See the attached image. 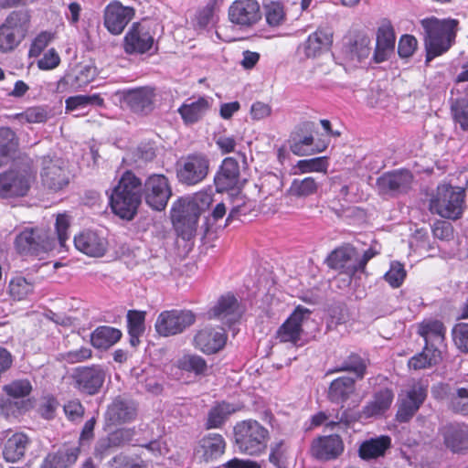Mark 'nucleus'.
I'll use <instances>...</instances> for the list:
<instances>
[{
	"label": "nucleus",
	"mask_w": 468,
	"mask_h": 468,
	"mask_svg": "<svg viewBox=\"0 0 468 468\" xmlns=\"http://www.w3.org/2000/svg\"><path fill=\"white\" fill-rule=\"evenodd\" d=\"M142 181L132 171L124 172L112 188L110 205L115 215L132 220L142 202Z\"/></svg>",
	"instance_id": "f257e3e1"
},
{
	"label": "nucleus",
	"mask_w": 468,
	"mask_h": 468,
	"mask_svg": "<svg viewBox=\"0 0 468 468\" xmlns=\"http://www.w3.org/2000/svg\"><path fill=\"white\" fill-rule=\"evenodd\" d=\"M457 25L458 21L455 19L439 20L432 17L421 21L425 32L427 63L450 48Z\"/></svg>",
	"instance_id": "f03ea898"
},
{
	"label": "nucleus",
	"mask_w": 468,
	"mask_h": 468,
	"mask_svg": "<svg viewBox=\"0 0 468 468\" xmlns=\"http://www.w3.org/2000/svg\"><path fill=\"white\" fill-rule=\"evenodd\" d=\"M36 180V171L31 159L22 158L21 165L0 174V197H24Z\"/></svg>",
	"instance_id": "7ed1b4c3"
},
{
	"label": "nucleus",
	"mask_w": 468,
	"mask_h": 468,
	"mask_svg": "<svg viewBox=\"0 0 468 468\" xmlns=\"http://www.w3.org/2000/svg\"><path fill=\"white\" fill-rule=\"evenodd\" d=\"M234 436L240 452L254 455L266 449L269 431L257 420H248L235 425Z\"/></svg>",
	"instance_id": "20e7f679"
},
{
	"label": "nucleus",
	"mask_w": 468,
	"mask_h": 468,
	"mask_svg": "<svg viewBox=\"0 0 468 468\" xmlns=\"http://www.w3.org/2000/svg\"><path fill=\"white\" fill-rule=\"evenodd\" d=\"M463 189L441 185L430 201V210L442 218L456 219L463 214Z\"/></svg>",
	"instance_id": "39448f33"
},
{
	"label": "nucleus",
	"mask_w": 468,
	"mask_h": 468,
	"mask_svg": "<svg viewBox=\"0 0 468 468\" xmlns=\"http://www.w3.org/2000/svg\"><path fill=\"white\" fill-rule=\"evenodd\" d=\"M210 171V160L203 153L182 156L176 165V177L180 184L194 186L202 183Z\"/></svg>",
	"instance_id": "423d86ee"
},
{
	"label": "nucleus",
	"mask_w": 468,
	"mask_h": 468,
	"mask_svg": "<svg viewBox=\"0 0 468 468\" xmlns=\"http://www.w3.org/2000/svg\"><path fill=\"white\" fill-rule=\"evenodd\" d=\"M212 201L213 193L211 188L196 193L192 200L183 206L181 211L173 209L172 219L174 224L186 226L189 231L194 230L200 214L208 208Z\"/></svg>",
	"instance_id": "0eeeda50"
},
{
	"label": "nucleus",
	"mask_w": 468,
	"mask_h": 468,
	"mask_svg": "<svg viewBox=\"0 0 468 468\" xmlns=\"http://www.w3.org/2000/svg\"><path fill=\"white\" fill-rule=\"evenodd\" d=\"M142 197L146 205L156 211L164 210L172 196L168 178L161 174L149 176L142 184Z\"/></svg>",
	"instance_id": "6e6552de"
},
{
	"label": "nucleus",
	"mask_w": 468,
	"mask_h": 468,
	"mask_svg": "<svg viewBox=\"0 0 468 468\" xmlns=\"http://www.w3.org/2000/svg\"><path fill=\"white\" fill-rule=\"evenodd\" d=\"M40 179L42 186L51 192H58L67 187L69 184V176L64 161L57 156H42Z\"/></svg>",
	"instance_id": "1a4fd4ad"
},
{
	"label": "nucleus",
	"mask_w": 468,
	"mask_h": 468,
	"mask_svg": "<svg viewBox=\"0 0 468 468\" xmlns=\"http://www.w3.org/2000/svg\"><path fill=\"white\" fill-rule=\"evenodd\" d=\"M431 395L444 401L449 410L462 416H468V387L439 382L432 386Z\"/></svg>",
	"instance_id": "9d476101"
},
{
	"label": "nucleus",
	"mask_w": 468,
	"mask_h": 468,
	"mask_svg": "<svg viewBox=\"0 0 468 468\" xmlns=\"http://www.w3.org/2000/svg\"><path fill=\"white\" fill-rule=\"evenodd\" d=\"M16 248L24 256H38L52 249V239L41 229H25L16 238Z\"/></svg>",
	"instance_id": "9b49d317"
},
{
	"label": "nucleus",
	"mask_w": 468,
	"mask_h": 468,
	"mask_svg": "<svg viewBox=\"0 0 468 468\" xmlns=\"http://www.w3.org/2000/svg\"><path fill=\"white\" fill-rule=\"evenodd\" d=\"M195 314L186 310L162 312L155 322V330L162 336L175 335L182 333L195 323Z\"/></svg>",
	"instance_id": "f8f14e48"
},
{
	"label": "nucleus",
	"mask_w": 468,
	"mask_h": 468,
	"mask_svg": "<svg viewBox=\"0 0 468 468\" xmlns=\"http://www.w3.org/2000/svg\"><path fill=\"white\" fill-rule=\"evenodd\" d=\"M310 311L307 308L298 306L294 312L279 327L276 337L281 343H290L293 346L302 345L303 324L310 318Z\"/></svg>",
	"instance_id": "ddd939ff"
},
{
	"label": "nucleus",
	"mask_w": 468,
	"mask_h": 468,
	"mask_svg": "<svg viewBox=\"0 0 468 468\" xmlns=\"http://www.w3.org/2000/svg\"><path fill=\"white\" fill-rule=\"evenodd\" d=\"M412 174L408 170H396L383 174L377 179L376 187L379 195L395 197L405 193L412 183Z\"/></svg>",
	"instance_id": "4468645a"
},
{
	"label": "nucleus",
	"mask_w": 468,
	"mask_h": 468,
	"mask_svg": "<svg viewBox=\"0 0 468 468\" xmlns=\"http://www.w3.org/2000/svg\"><path fill=\"white\" fill-rule=\"evenodd\" d=\"M154 39L149 29L141 23H133L123 38V50L129 55H141L148 52Z\"/></svg>",
	"instance_id": "2eb2a0df"
},
{
	"label": "nucleus",
	"mask_w": 468,
	"mask_h": 468,
	"mask_svg": "<svg viewBox=\"0 0 468 468\" xmlns=\"http://www.w3.org/2000/svg\"><path fill=\"white\" fill-rule=\"evenodd\" d=\"M135 11L131 6H124L119 1H112L104 9L103 24L112 35H120L133 18Z\"/></svg>",
	"instance_id": "dca6fc26"
},
{
	"label": "nucleus",
	"mask_w": 468,
	"mask_h": 468,
	"mask_svg": "<svg viewBox=\"0 0 468 468\" xmlns=\"http://www.w3.org/2000/svg\"><path fill=\"white\" fill-rule=\"evenodd\" d=\"M72 378L79 390L89 395H94L104 383L105 371L99 365L81 367L75 369Z\"/></svg>",
	"instance_id": "f3484780"
},
{
	"label": "nucleus",
	"mask_w": 468,
	"mask_h": 468,
	"mask_svg": "<svg viewBox=\"0 0 468 468\" xmlns=\"http://www.w3.org/2000/svg\"><path fill=\"white\" fill-rule=\"evenodd\" d=\"M396 35L391 22L384 18L378 27L376 33V48L373 53L375 63H382L389 59L395 50Z\"/></svg>",
	"instance_id": "a211bd4d"
},
{
	"label": "nucleus",
	"mask_w": 468,
	"mask_h": 468,
	"mask_svg": "<svg viewBox=\"0 0 468 468\" xmlns=\"http://www.w3.org/2000/svg\"><path fill=\"white\" fill-rule=\"evenodd\" d=\"M231 23L249 27L261 18L260 5L256 0H236L229 8Z\"/></svg>",
	"instance_id": "6ab92c4d"
},
{
	"label": "nucleus",
	"mask_w": 468,
	"mask_h": 468,
	"mask_svg": "<svg viewBox=\"0 0 468 468\" xmlns=\"http://www.w3.org/2000/svg\"><path fill=\"white\" fill-rule=\"evenodd\" d=\"M96 76L95 66H80L77 70L66 74L58 81L57 91L59 93L77 91L90 83Z\"/></svg>",
	"instance_id": "aec40b11"
},
{
	"label": "nucleus",
	"mask_w": 468,
	"mask_h": 468,
	"mask_svg": "<svg viewBox=\"0 0 468 468\" xmlns=\"http://www.w3.org/2000/svg\"><path fill=\"white\" fill-rule=\"evenodd\" d=\"M76 249L90 257H102L108 249L107 239L93 230H84L74 237Z\"/></svg>",
	"instance_id": "412c9836"
},
{
	"label": "nucleus",
	"mask_w": 468,
	"mask_h": 468,
	"mask_svg": "<svg viewBox=\"0 0 468 468\" xmlns=\"http://www.w3.org/2000/svg\"><path fill=\"white\" fill-rule=\"evenodd\" d=\"M426 396L427 389L422 384H413L407 392L406 397L401 399L400 406L396 415L397 420L399 422H407L410 420L423 403Z\"/></svg>",
	"instance_id": "4be33fe9"
},
{
	"label": "nucleus",
	"mask_w": 468,
	"mask_h": 468,
	"mask_svg": "<svg viewBox=\"0 0 468 468\" xmlns=\"http://www.w3.org/2000/svg\"><path fill=\"white\" fill-rule=\"evenodd\" d=\"M154 89L149 86L125 90L123 101L134 112L147 113L153 110Z\"/></svg>",
	"instance_id": "5701e85b"
},
{
	"label": "nucleus",
	"mask_w": 468,
	"mask_h": 468,
	"mask_svg": "<svg viewBox=\"0 0 468 468\" xmlns=\"http://www.w3.org/2000/svg\"><path fill=\"white\" fill-rule=\"evenodd\" d=\"M312 454L324 461L338 458L344 452V442L339 435L322 436L314 440Z\"/></svg>",
	"instance_id": "b1692460"
},
{
	"label": "nucleus",
	"mask_w": 468,
	"mask_h": 468,
	"mask_svg": "<svg viewBox=\"0 0 468 468\" xmlns=\"http://www.w3.org/2000/svg\"><path fill=\"white\" fill-rule=\"evenodd\" d=\"M239 181V165L233 157H227L222 161L214 176V184L218 192L234 189Z\"/></svg>",
	"instance_id": "393cba45"
},
{
	"label": "nucleus",
	"mask_w": 468,
	"mask_h": 468,
	"mask_svg": "<svg viewBox=\"0 0 468 468\" xmlns=\"http://www.w3.org/2000/svg\"><path fill=\"white\" fill-rule=\"evenodd\" d=\"M227 336L223 328L206 327L195 335V346L207 354H214L225 346Z\"/></svg>",
	"instance_id": "a878e982"
},
{
	"label": "nucleus",
	"mask_w": 468,
	"mask_h": 468,
	"mask_svg": "<svg viewBox=\"0 0 468 468\" xmlns=\"http://www.w3.org/2000/svg\"><path fill=\"white\" fill-rule=\"evenodd\" d=\"M226 450V441L218 433H208L203 436L197 447L195 454L204 462H209L220 457Z\"/></svg>",
	"instance_id": "bb28decb"
},
{
	"label": "nucleus",
	"mask_w": 468,
	"mask_h": 468,
	"mask_svg": "<svg viewBox=\"0 0 468 468\" xmlns=\"http://www.w3.org/2000/svg\"><path fill=\"white\" fill-rule=\"evenodd\" d=\"M238 300L232 294L221 296L218 303L210 310L209 316L220 320L226 324L237 322L241 316Z\"/></svg>",
	"instance_id": "cd10ccee"
},
{
	"label": "nucleus",
	"mask_w": 468,
	"mask_h": 468,
	"mask_svg": "<svg viewBox=\"0 0 468 468\" xmlns=\"http://www.w3.org/2000/svg\"><path fill=\"white\" fill-rule=\"evenodd\" d=\"M445 326L439 320H424L419 324L418 333L423 337L425 346L442 353L445 347Z\"/></svg>",
	"instance_id": "c85d7f7f"
},
{
	"label": "nucleus",
	"mask_w": 468,
	"mask_h": 468,
	"mask_svg": "<svg viewBox=\"0 0 468 468\" xmlns=\"http://www.w3.org/2000/svg\"><path fill=\"white\" fill-rule=\"evenodd\" d=\"M136 414L133 401L118 397L108 406L105 418L112 424L118 425L133 420Z\"/></svg>",
	"instance_id": "c756f323"
},
{
	"label": "nucleus",
	"mask_w": 468,
	"mask_h": 468,
	"mask_svg": "<svg viewBox=\"0 0 468 468\" xmlns=\"http://www.w3.org/2000/svg\"><path fill=\"white\" fill-rule=\"evenodd\" d=\"M356 250L345 246L332 251L326 259L327 265L335 270H342L349 279L356 272Z\"/></svg>",
	"instance_id": "7c9ffc66"
},
{
	"label": "nucleus",
	"mask_w": 468,
	"mask_h": 468,
	"mask_svg": "<svg viewBox=\"0 0 468 468\" xmlns=\"http://www.w3.org/2000/svg\"><path fill=\"white\" fill-rule=\"evenodd\" d=\"M445 446L453 452H463L468 450V425L454 423L443 430Z\"/></svg>",
	"instance_id": "2f4dec72"
},
{
	"label": "nucleus",
	"mask_w": 468,
	"mask_h": 468,
	"mask_svg": "<svg viewBox=\"0 0 468 468\" xmlns=\"http://www.w3.org/2000/svg\"><path fill=\"white\" fill-rule=\"evenodd\" d=\"M213 100L207 97H199L196 101L187 100L183 103L178 112L186 124L198 122L210 109Z\"/></svg>",
	"instance_id": "473e14b6"
},
{
	"label": "nucleus",
	"mask_w": 468,
	"mask_h": 468,
	"mask_svg": "<svg viewBox=\"0 0 468 468\" xmlns=\"http://www.w3.org/2000/svg\"><path fill=\"white\" fill-rule=\"evenodd\" d=\"M333 41V34L329 29L318 28L311 34L301 48L307 58H315L326 50Z\"/></svg>",
	"instance_id": "72a5a7b5"
},
{
	"label": "nucleus",
	"mask_w": 468,
	"mask_h": 468,
	"mask_svg": "<svg viewBox=\"0 0 468 468\" xmlns=\"http://www.w3.org/2000/svg\"><path fill=\"white\" fill-rule=\"evenodd\" d=\"M329 139H319L314 142L312 134L305 136H294L290 141L291 151L299 156L314 154L324 152L329 145Z\"/></svg>",
	"instance_id": "f704fd0d"
},
{
	"label": "nucleus",
	"mask_w": 468,
	"mask_h": 468,
	"mask_svg": "<svg viewBox=\"0 0 468 468\" xmlns=\"http://www.w3.org/2000/svg\"><path fill=\"white\" fill-rule=\"evenodd\" d=\"M80 450L76 446H64L56 452L48 453L43 460L41 468H68L74 464Z\"/></svg>",
	"instance_id": "c9c22d12"
},
{
	"label": "nucleus",
	"mask_w": 468,
	"mask_h": 468,
	"mask_svg": "<svg viewBox=\"0 0 468 468\" xmlns=\"http://www.w3.org/2000/svg\"><path fill=\"white\" fill-rule=\"evenodd\" d=\"M3 25L16 35V37L24 39L31 27V15L27 9L12 11L5 19Z\"/></svg>",
	"instance_id": "e433bc0d"
},
{
	"label": "nucleus",
	"mask_w": 468,
	"mask_h": 468,
	"mask_svg": "<svg viewBox=\"0 0 468 468\" xmlns=\"http://www.w3.org/2000/svg\"><path fill=\"white\" fill-rule=\"evenodd\" d=\"M394 395L391 390L384 388L374 395V398L362 410V416L365 419L377 417L384 414L389 409Z\"/></svg>",
	"instance_id": "4c0bfd02"
},
{
	"label": "nucleus",
	"mask_w": 468,
	"mask_h": 468,
	"mask_svg": "<svg viewBox=\"0 0 468 468\" xmlns=\"http://www.w3.org/2000/svg\"><path fill=\"white\" fill-rule=\"evenodd\" d=\"M18 153V138L8 127L0 128V165H7Z\"/></svg>",
	"instance_id": "58836bf2"
},
{
	"label": "nucleus",
	"mask_w": 468,
	"mask_h": 468,
	"mask_svg": "<svg viewBox=\"0 0 468 468\" xmlns=\"http://www.w3.org/2000/svg\"><path fill=\"white\" fill-rule=\"evenodd\" d=\"M356 378L341 377L333 380L328 388V399L334 403H344L355 392Z\"/></svg>",
	"instance_id": "ea45409f"
},
{
	"label": "nucleus",
	"mask_w": 468,
	"mask_h": 468,
	"mask_svg": "<svg viewBox=\"0 0 468 468\" xmlns=\"http://www.w3.org/2000/svg\"><path fill=\"white\" fill-rule=\"evenodd\" d=\"M29 444L28 437L24 433H15L5 441L3 449V456L6 462L19 461L26 452Z\"/></svg>",
	"instance_id": "a19ab883"
},
{
	"label": "nucleus",
	"mask_w": 468,
	"mask_h": 468,
	"mask_svg": "<svg viewBox=\"0 0 468 468\" xmlns=\"http://www.w3.org/2000/svg\"><path fill=\"white\" fill-rule=\"evenodd\" d=\"M390 445L391 439L387 435L367 440L359 447V456L364 460L383 456Z\"/></svg>",
	"instance_id": "79ce46f5"
},
{
	"label": "nucleus",
	"mask_w": 468,
	"mask_h": 468,
	"mask_svg": "<svg viewBox=\"0 0 468 468\" xmlns=\"http://www.w3.org/2000/svg\"><path fill=\"white\" fill-rule=\"evenodd\" d=\"M122 337L119 329L111 326H99L90 335L91 345L98 349H107L115 345Z\"/></svg>",
	"instance_id": "37998d69"
},
{
	"label": "nucleus",
	"mask_w": 468,
	"mask_h": 468,
	"mask_svg": "<svg viewBox=\"0 0 468 468\" xmlns=\"http://www.w3.org/2000/svg\"><path fill=\"white\" fill-rule=\"evenodd\" d=\"M238 408L231 403L222 401L214 406L207 414L206 422L207 429H217L220 428L227 419L232 413L236 412Z\"/></svg>",
	"instance_id": "c03bdc74"
},
{
	"label": "nucleus",
	"mask_w": 468,
	"mask_h": 468,
	"mask_svg": "<svg viewBox=\"0 0 468 468\" xmlns=\"http://www.w3.org/2000/svg\"><path fill=\"white\" fill-rule=\"evenodd\" d=\"M441 360V353L438 350H433L431 347L424 346L423 350L412 356L408 366L410 369L420 370L431 367L438 364Z\"/></svg>",
	"instance_id": "a18cd8bd"
},
{
	"label": "nucleus",
	"mask_w": 468,
	"mask_h": 468,
	"mask_svg": "<svg viewBox=\"0 0 468 468\" xmlns=\"http://www.w3.org/2000/svg\"><path fill=\"white\" fill-rule=\"evenodd\" d=\"M367 367V361L364 358L356 354H351L331 372L347 371L353 373L356 379H361L366 374Z\"/></svg>",
	"instance_id": "49530a36"
},
{
	"label": "nucleus",
	"mask_w": 468,
	"mask_h": 468,
	"mask_svg": "<svg viewBox=\"0 0 468 468\" xmlns=\"http://www.w3.org/2000/svg\"><path fill=\"white\" fill-rule=\"evenodd\" d=\"M104 100L99 94L92 95H76L69 97L65 101L66 112H73L84 109L90 105L103 106Z\"/></svg>",
	"instance_id": "de8ad7c7"
},
{
	"label": "nucleus",
	"mask_w": 468,
	"mask_h": 468,
	"mask_svg": "<svg viewBox=\"0 0 468 468\" xmlns=\"http://www.w3.org/2000/svg\"><path fill=\"white\" fill-rule=\"evenodd\" d=\"M222 0H208L206 5L198 12L197 20L201 27L213 24L218 19V13L222 5Z\"/></svg>",
	"instance_id": "09e8293b"
},
{
	"label": "nucleus",
	"mask_w": 468,
	"mask_h": 468,
	"mask_svg": "<svg viewBox=\"0 0 468 468\" xmlns=\"http://www.w3.org/2000/svg\"><path fill=\"white\" fill-rule=\"evenodd\" d=\"M319 187L314 177L308 176L303 179H294L290 186L291 195L297 197H305L316 193Z\"/></svg>",
	"instance_id": "8fccbe9b"
},
{
	"label": "nucleus",
	"mask_w": 468,
	"mask_h": 468,
	"mask_svg": "<svg viewBox=\"0 0 468 468\" xmlns=\"http://www.w3.org/2000/svg\"><path fill=\"white\" fill-rule=\"evenodd\" d=\"M110 468H148L147 461L139 455L119 453L109 462Z\"/></svg>",
	"instance_id": "3c124183"
},
{
	"label": "nucleus",
	"mask_w": 468,
	"mask_h": 468,
	"mask_svg": "<svg viewBox=\"0 0 468 468\" xmlns=\"http://www.w3.org/2000/svg\"><path fill=\"white\" fill-rule=\"evenodd\" d=\"M177 363L178 367L182 370L194 372L197 375L205 374L207 369L205 359L197 355H185Z\"/></svg>",
	"instance_id": "603ef678"
},
{
	"label": "nucleus",
	"mask_w": 468,
	"mask_h": 468,
	"mask_svg": "<svg viewBox=\"0 0 468 468\" xmlns=\"http://www.w3.org/2000/svg\"><path fill=\"white\" fill-rule=\"evenodd\" d=\"M328 166L329 162L326 156L299 160L295 165L301 174L313 172L326 173Z\"/></svg>",
	"instance_id": "864d4df0"
},
{
	"label": "nucleus",
	"mask_w": 468,
	"mask_h": 468,
	"mask_svg": "<svg viewBox=\"0 0 468 468\" xmlns=\"http://www.w3.org/2000/svg\"><path fill=\"white\" fill-rule=\"evenodd\" d=\"M3 390L14 399L23 400L25 397L30 394L32 386L27 379H18L5 385Z\"/></svg>",
	"instance_id": "5fc2aeb1"
},
{
	"label": "nucleus",
	"mask_w": 468,
	"mask_h": 468,
	"mask_svg": "<svg viewBox=\"0 0 468 468\" xmlns=\"http://www.w3.org/2000/svg\"><path fill=\"white\" fill-rule=\"evenodd\" d=\"M25 400H17L7 396L0 398V414L5 418L16 417L25 409Z\"/></svg>",
	"instance_id": "6e6d98bb"
},
{
	"label": "nucleus",
	"mask_w": 468,
	"mask_h": 468,
	"mask_svg": "<svg viewBox=\"0 0 468 468\" xmlns=\"http://www.w3.org/2000/svg\"><path fill=\"white\" fill-rule=\"evenodd\" d=\"M32 292L33 285L24 277H16L9 283V292L15 300H23Z\"/></svg>",
	"instance_id": "4d7b16f0"
},
{
	"label": "nucleus",
	"mask_w": 468,
	"mask_h": 468,
	"mask_svg": "<svg viewBox=\"0 0 468 468\" xmlns=\"http://www.w3.org/2000/svg\"><path fill=\"white\" fill-rule=\"evenodd\" d=\"M365 419L362 410L354 412L349 409L345 410L341 415L337 414L335 420L326 423V428L334 430L335 427L346 428L350 423Z\"/></svg>",
	"instance_id": "13d9d810"
},
{
	"label": "nucleus",
	"mask_w": 468,
	"mask_h": 468,
	"mask_svg": "<svg viewBox=\"0 0 468 468\" xmlns=\"http://www.w3.org/2000/svg\"><path fill=\"white\" fill-rule=\"evenodd\" d=\"M266 21L271 27H278L283 23L285 13L283 6L279 2H271L265 5Z\"/></svg>",
	"instance_id": "bf43d9fd"
},
{
	"label": "nucleus",
	"mask_w": 468,
	"mask_h": 468,
	"mask_svg": "<svg viewBox=\"0 0 468 468\" xmlns=\"http://www.w3.org/2000/svg\"><path fill=\"white\" fill-rule=\"evenodd\" d=\"M386 282L393 288H399L406 278L404 266L399 261H392L389 270L385 273Z\"/></svg>",
	"instance_id": "052dcab7"
},
{
	"label": "nucleus",
	"mask_w": 468,
	"mask_h": 468,
	"mask_svg": "<svg viewBox=\"0 0 468 468\" xmlns=\"http://www.w3.org/2000/svg\"><path fill=\"white\" fill-rule=\"evenodd\" d=\"M452 336L455 346L468 354V323L456 324L452 330Z\"/></svg>",
	"instance_id": "680f3d73"
},
{
	"label": "nucleus",
	"mask_w": 468,
	"mask_h": 468,
	"mask_svg": "<svg viewBox=\"0 0 468 468\" xmlns=\"http://www.w3.org/2000/svg\"><path fill=\"white\" fill-rule=\"evenodd\" d=\"M23 39L16 37V35L5 25L0 26V51L8 52L15 49Z\"/></svg>",
	"instance_id": "e2e57ef3"
},
{
	"label": "nucleus",
	"mask_w": 468,
	"mask_h": 468,
	"mask_svg": "<svg viewBox=\"0 0 468 468\" xmlns=\"http://www.w3.org/2000/svg\"><path fill=\"white\" fill-rule=\"evenodd\" d=\"M287 447L283 441H280L271 445L269 455L270 462L277 468H285L286 466Z\"/></svg>",
	"instance_id": "0e129e2a"
},
{
	"label": "nucleus",
	"mask_w": 468,
	"mask_h": 468,
	"mask_svg": "<svg viewBox=\"0 0 468 468\" xmlns=\"http://www.w3.org/2000/svg\"><path fill=\"white\" fill-rule=\"evenodd\" d=\"M453 119L463 131H468V99L457 101L452 107Z\"/></svg>",
	"instance_id": "69168bd1"
},
{
	"label": "nucleus",
	"mask_w": 468,
	"mask_h": 468,
	"mask_svg": "<svg viewBox=\"0 0 468 468\" xmlns=\"http://www.w3.org/2000/svg\"><path fill=\"white\" fill-rule=\"evenodd\" d=\"M18 118L21 122L28 123H40L47 121L48 112L41 107H31L18 114Z\"/></svg>",
	"instance_id": "338daca9"
},
{
	"label": "nucleus",
	"mask_w": 468,
	"mask_h": 468,
	"mask_svg": "<svg viewBox=\"0 0 468 468\" xmlns=\"http://www.w3.org/2000/svg\"><path fill=\"white\" fill-rule=\"evenodd\" d=\"M145 312L131 310L127 314L128 332L144 333Z\"/></svg>",
	"instance_id": "774afa93"
}]
</instances>
